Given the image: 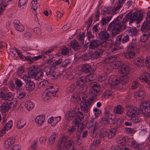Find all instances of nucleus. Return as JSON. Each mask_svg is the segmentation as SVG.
<instances>
[{
  "instance_id": "f257e3e1",
  "label": "nucleus",
  "mask_w": 150,
  "mask_h": 150,
  "mask_svg": "<svg viewBox=\"0 0 150 150\" xmlns=\"http://www.w3.org/2000/svg\"><path fill=\"white\" fill-rule=\"evenodd\" d=\"M119 16L117 17L110 23L107 28V30H111L112 36V37L119 34L120 32L125 30L126 28V23L122 20L120 21Z\"/></svg>"
},
{
  "instance_id": "f03ea898",
  "label": "nucleus",
  "mask_w": 150,
  "mask_h": 150,
  "mask_svg": "<svg viewBox=\"0 0 150 150\" xmlns=\"http://www.w3.org/2000/svg\"><path fill=\"white\" fill-rule=\"evenodd\" d=\"M56 67L54 66V64H49L45 66L42 69V71L46 73L47 76L52 79H57L61 76V74L59 71H55Z\"/></svg>"
},
{
  "instance_id": "7ed1b4c3",
  "label": "nucleus",
  "mask_w": 150,
  "mask_h": 150,
  "mask_svg": "<svg viewBox=\"0 0 150 150\" xmlns=\"http://www.w3.org/2000/svg\"><path fill=\"white\" fill-rule=\"evenodd\" d=\"M143 14L142 13H139L138 14L137 12H134L132 13L131 12H129L127 13L122 20V21L126 24V22L129 21V23H131L134 22L136 21V23H140L142 19Z\"/></svg>"
},
{
  "instance_id": "20e7f679",
  "label": "nucleus",
  "mask_w": 150,
  "mask_h": 150,
  "mask_svg": "<svg viewBox=\"0 0 150 150\" xmlns=\"http://www.w3.org/2000/svg\"><path fill=\"white\" fill-rule=\"evenodd\" d=\"M143 14L142 13H139L138 14L137 12H134L132 13L131 12H129L127 13L122 20V21L126 24V22L129 21V23H131L134 22L136 21V23H140L142 19Z\"/></svg>"
},
{
  "instance_id": "39448f33",
  "label": "nucleus",
  "mask_w": 150,
  "mask_h": 150,
  "mask_svg": "<svg viewBox=\"0 0 150 150\" xmlns=\"http://www.w3.org/2000/svg\"><path fill=\"white\" fill-rule=\"evenodd\" d=\"M129 40L128 35H120L118 36L116 40V43L120 45V47L124 49Z\"/></svg>"
},
{
  "instance_id": "423d86ee",
  "label": "nucleus",
  "mask_w": 150,
  "mask_h": 150,
  "mask_svg": "<svg viewBox=\"0 0 150 150\" xmlns=\"http://www.w3.org/2000/svg\"><path fill=\"white\" fill-rule=\"evenodd\" d=\"M139 110L144 113L145 116L150 117V103L149 102L145 101L141 103Z\"/></svg>"
},
{
  "instance_id": "0eeeda50",
  "label": "nucleus",
  "mask_w": 150,
  "mask_h": 150,
  "mask_svg": "<svg viewBox=\"0 0 150 150\" xmlns=\"http://www.w3.org/2000/svg\"><path fill=\"white\" fill-rule=\"evenodd\" d=\"M139 109L135 107H130L127 112V115L129 117H135L137 116L139 113Z\"/></svg>"
},
{
  "instance_id": "6e6552de",
  "label": "nucleus",
  "mask_w": 150,
  "mask_h": 150,
  "mask_svg": "<svg viewBox=\"0 0 150 150\" xmlns=\"http://www.w3.org/2000/svg\"><path fill=\"white\" fill-rule=\"evenodd\" d=\"M58 88L56 90L55 89V86H50L49 88H47L44 94L45 96H48L51 97V96L54 97L56 95L55 93L58 91Z\"/></svg>"
},
{
  "instance_id": "1a4fd4ad",
  "label": "nucleus",
  "mask_w": 150,
  "mask_h": 150,
  "mask_svg": "<svg viewBox=\"0 0 150 150\" xmlns=\"http://www.w3.org/2000/svg\"><path fill=\"white\" fill-rule=\"evenodd\" d=\"M98 36L99 38L101 40L108 41L110 35V33L105 29L99 32Z\"/></svg>"
},
{
  "instance_id": "9d476101",
  "label": "nucleus",
  "mask_w": 150,
  "mask_h": 150,
  "mask_svg": "<svg viewBox=\"0 0 150 150\" xmlns=\"http://www.w3.org/2000/svg\"><path fill=\"white\" fill-rule=\"evenodd\" d=\"M88 83L85 76H83L79 78L76 82V85L81 87H84V91L87 88V84Z\"/></svg>"
},
{
  "instance_id": "9b49d317",
  "label": "nucleus",
  "mask_w": 150,
  "mask_h": 150,
  "mask_svg": "<svg viewBox=\"0 0 150 150\" xmlns=\"http://www.w3.org/2000/svg\"><path fill=\"white\" fill-rule=\"evenodd\" d=\"M89 49L94 50L98 47L100 45V42L98 40H93L89 42Z\"/></svg>"
},
{
  "instance_id": "f8f14e48",
  "label": "nucleus",
  "mask_w": 150,
  "mask_h": 150,
  "mask_svg": "<svg viewBox=\"0 0 150 150\" xmlns=\"http://www.w3.org/2000/svg\"><path fill=\"white\" fill-rule=\"evenodd\" d=\"M103 52V50L101 48L97 49L94 52L91 53V58L97 59L101 57Z\"/></svg>"
},
{
  "instance_id": "ddd939ff",
  "label": "nucleus",
  "mask_w": 150,
  "mask_h": 150,
  "mask_svg": "<svg viewBox=\"0 0 150 150\" xmlns=\"http://www.w3.org/2000/svg\"><path fill=\"white\" fill-rule=\"evenodd\" d=\"M141 30L142 33L150 32V21L146 20L142 24L141 28Z\"/></svg>"
},
{
  "instance_id": "4468645a",
  "label": "nucleus",
  "mask_w": 150,
  "mask_h": 150,
  "mask_svg": "<svg viewBox=\"0 0 150 150\" xmlns=\"http://www.w3.org/2000/svg\"><path fill=\"white\" fill-rule=\"evenodd\" d=\"M37 67L35 66L30 67L28 70V77L34 79L37 71Z\"/></svg>"
},
{
  "instance_id": "2eb2a0df",
  "label": "nucleus",
  "mask_w": 150,
  "mask_h": 150,
  "mask_svg": "<svg viewBox=\"0 0 150 150\" xmlns=\"http://www.w3.org/2000/svg\"><path fill=\"white\" fill-rule=\"evenodd\" d=\"M101 120L103 121H106L108 122H109L110 124L113 123L112 115L107 110L105 111L104 117Z\"/></svg>"
},
{
  "instance_id": "dca6fc26",
  "label": "nucleus",
  "mask_w": 150,
  "mask_h": 150,
  "mask_svg": "<svg viewBox=\"0 0 150 150\" xmlns=\"http://www.w3.org/2000/svg\"><path fill=\"white\" fill-rule=\"evenodd\" d=\"M131 69V68L129 65H126L122 67L119 72L120 74L127 76L129 74Z\"/></svg>"
},
{
  "instance_id": "f3484780",
  "label": "nucleus",
  "mask_w": 150,
  "mask_h": 150,
  "mask_svg": "<svg viewBox=\"0 0 150 150\" xmlns=\"http://www.w3.org/2000/svg\"><path fill=\"white\" fill-rule=\"evenodd\" d=\"M15 138L13 137L8 138L5 142L4 147L8 149L13 145L15 142Z\"/></svg>"
},
{
  "instance_id": "a211bd4d",
  "label": "nucleus",
  "mask_w": 150,
  "mask_h": 150,
  "mask_svg": "<svg viewBox=\"0 0 150 150\" xmlns=\"http://www.w3.org/2000/svg\"><path fill=\"white\" fill-rule=\"evenodd\" d=\"M145 92L143 90H139L135 93L134 95L136 99L142 100L145 96Z\"/></svg>"
},
{
  "instance_id": "6ab92c4d",
  "label": "nucleus",
  "mask_w": 150,
  "mask_h": 150,
  "mask_svg": "<svg viewBox=\"0 0 150 150\" xmlns=\"http://www.w3.org/2000/svg\"><path fill=\"white\" fill-rule=\"evenodd\" d=\"M34 83L30 80H26L25 82V87L27 90L29 91H32L35 88Z\"/></svg>"
},
{
  "instance_id": "aec40b11",
  "label": "nucleus",
  "mask_w": 150,
  "mask_h": 150,
  "mask_svg": "<svg viewBox=\"0 0 150 150\" xmlns=\"http://www.w3.org/2000/svg\"><path fill=\"white\" fill-rule=\"evenodd\" d=\"M13 23L15 27L18 31L21 32L24 30V27L21 24H20L19 21L16 20L14 21Z\"/></svg>"
},
{
  "instance_id": "412c9836",
  "label": "nucleus",
  "mask_w": 150,
  "mask_h": 150,
  "mask_svg": "<svg viewBox=\"0 0 150 150\" xmlns=\"http://www.w3.org/2000/svg\"><path fill=\"white\" fill-rule=\"evenodd\" d=\"M74 113L75 112L74 111H68L67 112L65 116L66 119L69 121L71 120L72 119H73L75 117V114Z\"/></svg>"
},
{
  "instance_id": "4be33fe9",
  "label": "nucleus",
  "mask_w": 150,
  "mask_h": 150,
  "mask_svg": "<svg viewBox=\"0 0 150 150\" xmlns=\"http://www.w3.org/2000/svg\"><path fill=\"white\" fill-rule=\"evenodd\" d=\"M57 134L55 132H53L49 137L48 141V143L50 145H53L55 142Z\"/></svg>"
},
{
  "instance_id": "5701e85b",
  "label": "nucleus",
  "mask_w": 150,
  "mask_h": 150,
  "mask_svg": "<svg viewBox=\"0 0 150 150\" xmlns=\"http://www.w3.org/2000/svg\"><path fill=\"white\" fill-rule=\"evenodd\" d=\"M82 70L83 72L88 73L92 71L93 69L91 68V66L89 64H86L83 65Z\"/></svg>"
},
{
  "instance_id": "b1692460",
  "label": "nucleus",
  "mask_w": 150,
  "mask_h": 150,
  "mask_svg": "<svg viewBox=\"0 0 150 150\" xmlns=\"http://www.w3.org/2000/svg\"><path fill=\"white\" fill-rule=\"evenodd\" d=\"M120 83L122 85H125L128 82L129 78L127 75H122L119 78Z\"/></svg>"
},
{
  "instance_id": "393cba45",
  "label": "nucleus",
  "mask_w": 150,
  "mask_h": 150,
  "mask_svg": "<svg viewBox=\"0 0 150 150\" xmlns=\"http://www.w3.org/2000/svg\"><path fill=\"white\" fill-rule=\"evenodd\" d=\"M43 57L44 58L45 57V56L43 55H39L38 56L33 57H28L26 59L27 61H29L30 63L32 64L33 63V61H36L39 59H41Z\"/></svg>"
},
{
  "instance_id": "a878e982",
  "label": "nucleus",
  "mask_w": 150,
  "mask_h": 150,
  "mask_svg": "<svg viewBox=\"0 0 150 150\" xmlns=\"http://www.w3.org/2000/svg\"><path fill=\"white\" fill-rule=\"evenodd\" d=\"M133 62L134 64L136 65L137 67H141L144 65L143 61L140 58H137L134 59Z\"/></svg>"
},
{
  "instance_id": "bb28decb",
  "label": "nucleus",
  "mask_w": 150,
  "mask_h": 150,
  "mask_svg": "<svg viewBox=\"0 0 150 150\" xmlns=\"http://www.w3.org/2000/svg\"><path fill=\"white\" fill-rule=\"evenodd\" d=\"M134 51L128 50L124 53V55L127 59H132L135 57Z\"/></svg>"
},
{
  "instance_id": "cd10ccee",
  "label": "nucleus",
  "mask_w": 150,
  "mask_h": 150,
  "mask_svg": "<svg viewBox=\"0 0 150 150\" xmlns=\"http://www.w3.org/2000/svg\"><path fill=\"white\" fill-rule=\"evenodd\" d=\"M113 65L114 69H120L122 68L124 65L123 63L121 61H114L113 63H111V65Z\"/></svg>"
},
{
  "instance_id": "c85d7f7f",
  "label": "nucleus",
  "mask_w": 150,
  "mask_h": 150,
  "mask_svg": "<svg viewBox=\"0 0 150 150\" xmlns=\"http://www.w3.org/2000/svg\"><path fill=\"white\" fill-rule=\"evenodd\" d=\"M80 108L81 110L86 113H88L90 110V106H88L85 103H83L81 101L80 105Z\"/></svg>"
},
{
  "instance_id": "c756f323",
  "label": "nucleus",
  "mask_w": 150,
  "mask_h": 150,
  "mask_svg": "<svg viewBox=\"0 0 150 150\" xmlns=\"http://www.w3.org/2000/svg\"><path fill=\"white\" fill-rule=\"evenodd\" d=\"M71 45L72 48L75 51L79 50L81 48L80 45L75 40H74L71 42Z\"/></svg>"
},
{
  "instance_id": "7c9ffc66",
  "label": "nucleus",
  "mask_w": 150,
  "mask_h": 150,
  "mask_svg": "<svg viewBox=\"0 0 150 150\" xmlns=\"http://www.w3.org/2000/svg\"><path fill=\"white\" fill-rule=\"evenodd\" d=\"M120 45L116 43V42L115 43L112 44L110 46L112 52L115 53L120 49H122L120 48Z\"/></svg>"
},
{
  "instance_id": "2f4dec72",
  "label": "nucleus",
  "mask_w": 150,
  "mask_h": 150,
  "mask_svg": "<svg viewBox=\"0 0 150 150\" xmlns=\"http://www.w3.org/2000/svg\"><path fill=\"white\" fill-rule=\"evenodd\" d=\"M111 63L110 64H106L103 67V70L106 73H109L111 72L112 69H114L113 65H111Z\"/></svg>"
},
{
  "instance_id": "473e14b6",
  "label": "nucleus",
  "mask_w": 150,
  "mask_h": 150,
  "mask_svg": "<svg viewBox=\"0 0 150 150\" xmlns=\"http://www.w3.org/2000/svg\"><path fill=\"white\" fill-rule=\"evenodd\" d=\"M113 111L115 113L121 114L123 112V108L120 105L114 107Z\"/></svg>"
},
{
  "instance_id": "72a5a7b5",
  "label": "nucleus",
  "mask_w": 150,
  "mask_h": 150,
  "mask_svg": "<svg viewBox=\"0 0 150 150\" xmlns=\"http://www.w3.org/2000/svg\"><path fill=\"white\" fill-rule=\"evenodd\" d=\"M45 117L42 115L38 116L36 117L35 121L37 124L40 126L45 121Z\"/></svg>"
},
{
  "instance_id": "f704fd0d",
  "label": "nucleus",
  "mask_w": 150,
  "mask_h": 150,
  "mask_svg": "<svg viewBox=\"0 0 150 150\" xmlns=\"http://www.w3.org/2000/svg\"><path fill=\"white\" fill-rule=\"evenodd\" d=\"M74 142L72 141H69L63 143V148L64 149H68L74 144Z\"/></svg>"
},
{
  "instance_id": "c9c22d12",
  "label": "nucleus",
  "mask_w": 150,
  "mask_h": 150,
  "mask_svg": "<svg viewBox=\"0 0 150 150\" xmlns=\"http://www.w3.org/2000/svg\"><path fill=\"white\" fill-rule=\"evenodd\" d=\"M149 74L147 72H144L143 74L142 77L140 78V80L145 81L146 83H148L149 81V79L150 78Z\"/></svg>"
},
{
  "instance_id": "e433bc0d",
  "label": "nucleus",
  "mask_w": 150,
  "mask_h": 150,
  "mask_svg": "<svg viewBox=\"0 0 150 150\" xmlns=\"http://www.w3.org/2000/svg\"><path fill=\"white\" fill-rule=\"evenodd\" d=\"M92 96L91 98H89L86 100L85 99L82 97V100L81 101L83 103H85L88 106H90V105L92 103L93 100L95 99Z\"/></svg>"
},
{
  "instance_id": "4c0bfd02",
  "label": "nucleus",
  "mask_w": 150,
  "mask_h": 150,
  "mask_svg": "<svg viewBox=\"0 0 150 150\" xmlns=\"http://www.w3.org/2000/svg\"><path fill=\"white\" fill-rule=\"evenodd\" d=\"M137 44L134 41H132L127 46L128 50L134 51L136 49Z\"/></svg>"
},
{
  "instance_id": "58836bf2",
  "label": "nucleus",
  "mask_w": 150,
  "mask_h": 150,
  "mask_svg": "<svg viewBox=\"0 0 150 150\" xmlns=\"http://www.w3.org/2000/svg\"><path fill=\"white\" fill-rule=\"evenodd\" d=\"M9 109L8 102H6L3 103L1 107V110L3 112H8Z\"/></svg>"
},
{
  "instance_id": "ea45409f",
  "label": "nucleus",
  "mask_w": 150,
  "mask_h": 150,
  "mask_svg": "<svg viewBox=\"0 0 150 150\" xmlns=\"http://www.w3.org/2000/svg\"><path fill=\"white\" fill-rule=\"evenodd\" d=\"M117 131V129L116 127L111 128L110 132H108V137L109 139H111L115 135V133Z\"/></svg>"
},
{
  "instance_id": "a19ab883",
  "label": "nucleus",
  "mask_w": 150,
  "mask_h": 150,
  "mask_svg": "<svg viewBox=\"0 0 150 150\" xmlns=\"http://www.w3.org/2000/svg\"><path fill=\"white\" fill-rule=\"evenodd\" d=\"M141 37V40L143 42H145L150 36V32L143 33Z\"/></svg>"
},
{
  "instance_id": "79ce46f5",
  "label": "nucleus",
  "mask_w": 150,
  "mask_h": 150,
  "mask_svg": "<svg viewBox=\"0 0 150 150\" xmlns=\"http://www.w3.org/2000/svg\"><path fill=\"white\" fill-rule=\"evenodd\" d=\"M112 15L107 16L106 18H103L100 21V23L103 25L108 23L112 17Z\"/></svg>"
},
{
  "instance_id": "37998d69",
  "label": "nucleus",
  "mask_w": 150,
  "mask_h": 150,
  "mask_svg": "<svg viewBox=\"0 0 150 150\" xmlns=\"http://www.w3.org/2000/svg\"><path fill=\"white\" fill-rule=\"evenodd\" d=\"M26 124L25 120H19L17 122V128L18 129H20L23 127Z\"/></svg>"
},
{
  "instance_id": "c03bdc74",
  "label": "nucleus",
  "mask_w": 150,
  "mask_h": 150,
  "mask_svg": "<svg viewBox=\"0 0 150 150\" xmlns=\"http://www.w3.org/2000/svg\"><path fill=\"white\" fill-rule=\"evenodd\" d=\"M131 147L135 150L139 149L142 147L141 144H138L135 141H133L131 144Z\"/></svg>"
},
{
  "instance_id": "a18cd8bd",
  "label": "nucleus",
  "mask_w": 150,
  "mask_h": 150,
  "mask_svg": "<svg viewBox=\"0 0 150 150\" xmlns=\"http://www.w3.org/2000/svg\"><path fill=\"white\" fill-rule=\"evenodd\" d=\"M13 126V121L11 120L6 123L4 127V129H3L4 130L8 131L9 129L11 128Z\"/></svg>"
},
{
  "instance_id": "49530a36",
  "label": "nucleus",
  "mask_w": 150,
  "mask_h": 150,
  "mask_svg": "<svg viewBox=\"0 0 150 150\" xmlns=\"http://www.w3.org/2000/svg\"><path fill=\"white\" fill-rule=\"evenodd\" d=\"M25 107L29 110L32 109L34 107V104L30 101L27 102L25 104Z\"/></svg>"
},
{
  "instance_id": "de8ad7c7",
  "label": "nucleus",
  "mask_w": 150,
  "mask_h": 150,
  "mask_svg": "<svg viewBox=\"0 0 150 150\" xmlns=\"http://www.w3.org/2000/svg\"><path fill=\"white\" fill-rule=\"evenodd\" d=\"M74 114L75 117V118H77L80 120H81L83 119L84 117V116L83 115V114L82 112L78 111V112H76V111H74Z\"/></svg>"
},
{
  "instance_id": "09e8293b",
  "label": "nucleus",
  "mask_w": 150,
  "mask_h": 150,
  "mask_svg": "<svg viewBox=\"0 0 150 150\" xmlns=\"http://www.w3.org/2000/svg\"><path fill=\"white\" fill-rule=\"evenodd\" d=\"M43 72L42 69L39 71H37L34 79L38 80L39 79L42 78L43 76Z\"/></svg>"
},
{
  "instance_id": "8fccbe9b",
  "label": "nucleus",
  "mask_w": 150,
  "mask_h": 150,
  "mask_svg": "<svg viewBox=\"0 0 150 150\" xmlns=\"http://www.w3.org/2000/svg\"><path fill=\"white\" fill-rule=\"evenodd\" d=\"M49 84V83L47 80H44L40 82L39 84L38 87L39 88L41 87L43 88H46L48 87Z\"/></svg>"
},
{
  "instance_id": "3c124183",
  "label": "nucleus",
  "mask_w": 150,
  "mask_h": 150,
  "mask_svg": "<svg viewBox=\"0 0 150 150\" xmlns=\"http://www.w3.org/2000/svg\"><path fill=\"white\" fill-rule=\"evenodd\" d=\"M37 0H33L31 2L32 6L31 8H33L34 11H35L36 10L38 7H39L40 5L39 3H37Z\"/></svg>"
},
{
  "instance_id": "603ef678",
  "label": "nucleus",
  "mask_w": 150,
  "mask_h": 150,
  "mask_svg": "<svg viewBox=\"0 0 150 150\" xmlns=\"http://www.w3.org/2000/svg\"><path fill=\"white\" fill-rule=\"evenodd\" d=\"M12 96V94L11 92H8L7 94L5 93L4 92V94H3V97L2 99L7 100L11 98Z\"/></svg>"
},
{
  "instance_id": "864d4df0",
  "label": "nucleus",
  "mask_w": 150,
  "mask_h": 150,
  "mask_svg": "<svg viewBox=\"0 0 150 150\" xmlns=\"http://www.w3.org/2000/svg\"><path fill=\"white\" fill-rule=\"evenodd\" d=\"M91 96L92 97H95L97 96V94L98 92V90L95 88H92L91 91Z\"/></svg>"
},
{
  "instance_id": "5fc2aeb1",
  "label": "nucleus",
  "mask_w": 150,
  "mask_h": 150,
  "mask_svg": "<svg viewBox=\"0 0 150 150\" xmlns=\"http://www.w3.org/2000/svg\"><path fill=\"white\" fill-rule=\"evenodd\" d=\"M91 53H88L82 55L81 56V58L83 60H88L91 58Z\"/></svg>"
},
{
  "instance_id": "6e6d98bb",
  "label": "nucleus",
  "mask_w": 150,
  "mask_h": 150,
  "mask_svg": "<svg viewBox=\"0 0 150 150\" xmlns=\"http://www.w3.org/2000/svg\"><path fill=\"white\" fill-rule=\"evenodd\" d=\"M100 143V141L99 139L95 140L91 144V147H93V149L96 148Z\"/></svg>"
},
{
  "instance_id": "4d7b16f0",
  "label": "nucleus",
  "mask_w": 150,
  "mask_h": 150,
  "mask_svg": "<svg viewBox=\"0 0 150 150\" xmlns=\"http://www.w3.org/2000/svg\"><path fill=\"white\" fill-rule=\"evenodd\" d=\"M85 77L88 83L93 81L94 79L93 75L91 74H90L86 76Z\"/></svg>"
},
{
  "instance_id": "13d9d810",
  "label": "nucleus",
  "mask_w": 150,
  "mask_h": 150,
  "mask_svg": "<svg viewBox=\"0 0 150 150\" xmlns=\"http://www.w3.org/2000/svg\"><path fill=\"white\" fill-rule=\"evenodd\" d=\"M93 16H92L91 17H90L88 19L87 21L86 22V23H87L88 24L87 26V31H88L89 28L91 27V25L92 23L93 20H92Z\"/></svg>"
},
{
  "instance_id": "bf43d9fd",
  "label": "nucleus",
  "mask_w": 150,
  "mask_h": 150,
  "mask_svg": "<svg viewBox=\"0 0 150 150\" xmlns=\"http://www.w3.org/2000/svg\"><path fill=\"white\" fill-rule=\"evenodd\" d=\"M128 31L129 33H131L132 36L135 35L137 33V30L136 28H130Z\"/></svg>"
},
{
  "instance_id": "052dcab7",
  "label": "nucleus",
  "mask_w": 150,
  "mask_h": 150,
  "mask_svg": "<svg viewBox=\"0 0 150 150\" xmlns=\"http://www.w3.org/2000/svg\"><path fill=\"white\" fill-rule=\"evenodd\" d=\"M113 58L112 57H106L105 59V62L107 63V64H110L111 63H113Z\"/></svg>"
},
{
  "instance_id": "680f3d73",
  "label": "nucleus",
  "mask_w": 150,
  "mask_h": 150,
  "mask_svg": "<svg viewBox=\"0 0 150 150\" xmlns=\"http://www.w3.org/2000/svg\"><path fill=\"white\" fill-rule=\"evenodd\" d=\"M89 86L92 88H98L100 87V85L98 83L94 82H91L90 84H89Z\"/></svg>"
},
{
  "instance_id": "e2e57ef3",
  "label": "nucleus",
  "mask_w": 150,
  "mask_h": 150,
  "mask_svg": "<svg viewBox=\"0 0 150 150\" xmlns=\"http://www.w3.org/2000/svg\"><path fill=\"white\" fill-rule=\"evenodd\" d=\"M75 88V85L74 84H72L68 87L67 88L68 91L69 93H72L74 91Z\"/></svg>"
},
{
  "instance_id": "0e129e2a",
  "label": "nucleus",
  "mask_w": 150,
  "mask_h": 150,
  "mask_svg": "<svg viewBox=\"0 0 150 150\" xmlns=\"http://www.w3.org/2000/svg\"><path fill=\"white\" fill-rule=\"evenodd\" d=\"M112 84L113 85L116 86L119 83H120L119 78L113 79L112 80Z\"/></svg>"
},
{
  "instance_id": "69168bd1",
  "label": "nucleus",
  "mask_w": 150,
  "mask_h": 150,
  "mask_svg": "<svg viewBox=\"0 0 150 150\" xmlns=\"http://www.w3.org/2000/svg\"><path fill=\"white\" fill-rule=\"evenodd\" d=\"M15 83L17 87L20 88L23 85L21 81L18 79H15Z\"/></svg>"
},
{
  "instance_id": "338daca9",
  "label": "nucleus",
  "mask_w": 150,
  "mask_h": 150,
  "mask_svg": "<svg viewBox=\"0 0 150 150\" xmlns=\"http://www.w3.org/2000/svg\"><path fill=\"white\" fill-rule=\"evenodd\" d=\"M69 52V49L67 47H64L62 50V53L64 55H66Z\"/></svg>"
},
{
  "instance_id": "774afa93",
  "label": "nucleus",
  "mask_w": 150,
  "mask_h": 150,
  "mask_svg": "<svg viewBox=\"0 0 150 150\" xmlns=\"http://www.w3.org/2000/svg\"><path fill=\"white\" fill-rule=\"evenodd\" d=\"M107 132L106 131L101 130L99 134V136L100 138H102L106 136Z\"/></svg>"
}]
</instances>
